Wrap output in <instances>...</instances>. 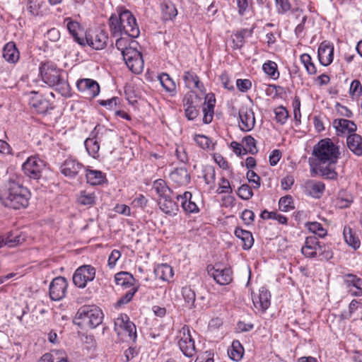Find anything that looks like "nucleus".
I'll use <instances>...</instances> for the list:
<instances>
[{
	"mask_svg": "<svg viewBox=\"0 0 362 362\" xmlns=\"http://www.w3.org/2000/svg\"><path fill=\"white\" fill-rule=\"evenodd\" d=\"M110 30L113 37L125 35L132 38L139 37L140 30L132 12L123 6H118L116 13L109 18Z\"/></svg>",
	"mask_w": 362,
	"mask_h": 362,
	"instance_id": "obj_1",
	"label": "nucleus"
},
{
	"mask_svg": "<svg viewBox=\"0 0 362 362\" xmlns=\"http://www.w3.org/2000/svg\"><path fill=\"white\" fill-rule=\"evenodd\" d=\"M30 192L21 183L18 177H10L5 189L0 192V200L7 207L13 209L26 208L29 204Z\"/></svg>",
	"mask_w": 362,
	"mask_h": 362,
	"instance_id": "obj_2",
	"label": "nucleus"
},
{
	"mask_svg": "<svg viewBox=\"0 0 362 362\" xmlns=\"http://www.w3.org/2000/svg\"><path fill=\"white\" fill-rule=\"evenodd\" d=\"M313 156L320 165H334L339 158V148L330 139H321L313 149Z\"/></svg>",
	"mask_w": 362,
	"mask_h": 362,
	"instance_id": "obj_3",
	"label": "nucleus"
},
{
	"mask_svg": "<svg viewBox=\"0 0 362 362\" xmlns=\"http://www.w3.org/2000/svg\"><path fill=\"white\" fill-rule=\"evenodd\" d=\"M40 73L42 80L49 87H56L63 91L69 90V83L63 77L64 71L54 63L48 62L42 64L40 67Z\"/></svg>",
	"mask_w": 362,
	"mask_h": 362,
	"instance_id": "obj_4",
	"label": "nucleus"
},
{
	"mask_svg": "<svg viewBox=\"0 0 362 362\" xmlns=\"http://www.w3.org/2000/svg\"><path fill=\"white\" fill-rule=\"evenodd\" d=\"M102 310L95 305H84L77 311L74 322L76 325L83 327L93 329L103 322Z\"/></svg>",
	"mask_w": 362,
	"mask_h": 362,
	"instance_id": "obj_5",
	"label": "nucleus"
},
{
	"mask_svg": "<svg viewBox=\"0 0 362 362\" xmlns=\"http://www.w3.org/2000/svg\"><path fill=\"white\" fill-rule=\"evenodd\" d=\"M108 40V34L105 30L96 29L87 31L85 37L79 40V45L81 46L88 45L95 50H102L106 47Z\"/></svg>",
	"mask_w": 362,
	"mask_h": 362,
	"instance_id": "obj_6",
	"label": "nucleus"
},
{
	"mask_svg": "<svg viewBox=\"0 0 362 362\" xmlns=\"http://www.w3.org/2000/svg\"><path fill=\"white\" fill-rule=\"evenodd\" d=\"M114 329L122 339L127 337L129 340L134 342L137 337L136 327L134 322L130 321L127 314H120L115 320Z\"/></svg>",
	"mask_w": 362,
	"mask_h": 362,
	"instance_id": "obj_7",
	"label": "nucleus"
},
{
	"mask_svg": "<svg viewBox=\"0 0 362 362\" xmlns=\"http://www.w3.org/2000/svg\"><path fill=\"white\" fill-rule=\"evenodd\" d=\"M177 339L179 348L185 356L191 358L195 355L197 351L194 340L188 326L185 325L179 330Z\"/></svg>",
	"mask_w": 362,
	"mask_h": 362,
	"instance_id": "obj_8",
	"label": "nucleus"
},
{
	"mask_svg": "<svg viewBox=\"0 0 362 362\" xmlns=\"http://www.w3.org/2000/svg\"><path fill=\"white\" fill-rule=\"evenodd\" d=\"M123 59L128 69L134 74H139L144 69V59L141 53L137 50L136 46H129L124 52Z\"/></svg>",
	"mask_w": 362,
	"mask_h": 362,
	"instance_id": "obj_9",
	"label": "nucleus"
},
{
	"mask_svg": "<svg viewBox=\"0 0 362 362\" xmlns=\"http://www.w3.org/2000/svg\"><path fill=\"white\" fill-rule=\"evenodd\" d=\"M95 268L90 264H84L78 267L73 275V283L79 288H84L88 282L93 281L95 277Z\"/></svg>",
	"mask_w": 362,
	"mask_h": 362,
	"instance_id": "obj_10",
	"label": "nucleus"
},
{
	"mask_svg": "<svg viewBox=\"0 0 362 362\" xmlns=\"http://www.w3.org/2000/svg\"><path fill=\"white\" fill-rule=\"evenodd\" d=\"M45 168V161L35 156L29 157L22 165L24 174L33 180H38L42 177Z\"/></svg>",
	"mask_w": 362,
	"mask_h": 362,
	"instance_id": "obj_11",
	"label": "nucleus"
},
{
	"mask_svg": "<svg viewBox=\"0 0 362 362\" xmlns=\"http://www.w3.org/2000/svg\"><path fill=\"white\" fill-rule=\"evenodd\" d=\"M76 87L83 97L89 100L94 98L100 93L99 84L91 78L79 79L76 83Z\"/></svg>",
	"mask_w": 362,
	"mask_h": 362,
	"instance_id": "obj_12",
	"label": "nucleus"
},
{
	"mask_svg": "<svg viewBox=\"0 0 362 362\" xmlns=\"http://www.w3.org/2000/svg\"><path fill=\"white\" fill-rule=\"evenodd\" d=\"M68 282L66 278L58 276L54 278L49 285V296L53 300H62L66 293Z\"/></svg>",
	"mask_w": 362,
	"mask_h": 362,
	"instance_id": "obj_13",
	"label": "nucleus"
},
{
	"mask_svg": "<svg viewBox=\"0 0 362 362\" xmlns=\"http://www.w3.org/2000/svg\"><path fill=\"white\" fill-rule=\"evenodd\" d=\"M208 272L216 282L220 285H228L233 280V272L230 268H221V265L208 267Z\"/></svg>",
	"mask_w": 362,
	"mask_h": 362,
	"instance_id": "obj_14",
	"label": "nucleus"
},
{
	"mask_svg": "<svg viewBox=\"0 0 362 362\" xmlns=\"http://www.w3.org/2000/svg\"><path fill=\"white\" fill-rule=\"evenodd\" d=\"M239 127L243 132L252 130L255 124V114L251 108L242 107L239 110Z\"/></svg>",
	"mask_w": 362,
	"mask_h": 362,
	"instance_id": "obj_15",
	"label": "nucleus"
},
{
	"mask_svg": "<svg viewBox=\"0 0 362 362\" xmlns=\"http://www.w3.org/2000/svg\"><path fill=\"white\" fill-rule=\"evenodd\" d=\"M344 283L348 293L352 296H362V279L355 274L344 276Z\"/></svg>",
	"mask_w": 362,
	"mask_h": 362,
	"instance_id": "obj_16",
	"label": "nucleus"
},
{
	"mask_svg": "<svg viewBox=\"0 0 362 362\" xmlns=\"http://www.w3.org/2000/svg\"><path fill=\"white\" fill-rule=\"evenodd\" d=\"M317 54L320 64L327 66L333 61L334 47L329 42L323 41L319 46Z\"/></svg>",
	"mask_w": 362,
	"mask_h": 362,
	"instance_id": "obj_17",
	"label": "nucleus"
},
{
	"mask_svg": "<svg viewBox=\"0 0 362 362\" xmlns=\"http://www.w3.org/2000/svg\"><path fill=\"white\" fill-rule=\"evenodd\" d=\"M176 198L180 202L181 206L185 212L187 214H197L199 212V208L191 192H185L183 194L177 195Z\"/></svg>",
	"mask_w": 362,
	"mask_h": 362,
	"instance_id": "obj_18",
	"label": "nucleus"
},
{
	"mask_svg": "<svg viewBox=\"0 0 362 362\" xmlns=\"http://www.w3.org/2000/svg\"><path fill=\"white\" fill-rule=\"evenodd\" d=\"M271 294L265 287H261L259 294L252 296V302L255 307L260 310L265 311L270 305Z\"/></svg>",
	"mask_w": 362,
	"mask_h": 362,
	"instance_id": "obj_19",
	"label": "nucleus"
},
{
	"mask_svg": "<svg viewBox=\"0 0 362 362\" xmlns=\"http://www.w3.org/2000/svg\"><path fill=\"white\" fill-rule=\"evenodd\" d=\"M83 168V165L77 160L66 159L60 167L61 173L66 177H74Z\"/></svg>",
	"mask_w": 362,
	"mask_h": 362,
	"instance_id": "obj_20",
	"label": "nucleus"
},
{
	"mask_svg": "<svg viewBox=\"0 0 362 362\" xmlns=\"http://www.w3.org/2000/svg\"><path fill=\"white\" fill-rule=\"evenodd\" d=\"M29 104L40 114H46L53 109L50 102L42 95L33 97Z\"/></svg>",
	"mask_w": 362,
	"mask_h": 362,
	"instance_id": "obj_21",
	"label": "nucleus"
},
{
	"mask_svg": "<svg viewBox=\"0 0 362 362\" xmlns=\"http://www.w3.org/2000/svg\"><path fill=\"white\" fill-rule=\"evenodd\" d=\"M320 241L315 236H309L305 238V244L301 248L302 254L308 258L317 257V247Z\"/></svg>",
	"mask_w": 362,
	"mask_h": 362,
	"instance_id": "obj_22",
	"label": "nucleus"
},
{
	"mask_svg": "<svg viewBox=\"0 0 362 362\" xmlns=\"http://www.w3.org/2000/svg\"><path fill=\"white\" fill-rule=\"evenodd\" d=\"M182 294L187 306L189 309L198 308L202 310L206 308V303H196L195 292L190 287L185 286L182 288Z\"/></svg>",
	"mask_w": 362,
	"mask_h": 362,
	"instance_id": "obj_23",
	"label": "nucleus"
},
{
	"mask_svg": "<svg viewBox=\"0 0 362 362\" xmlns=\"http://www.w3.org/2000/svg\"><path fill=\"white\" fill-rule=\"evenodd\" d=\"M183 80L185 86L191 90H199L201 92H204L205 88L203 83L200 81L198 76L193 71H185L183 76Z\"/></svg>",
	"mask_w": 362,
	"mask_h": 362,
	"instance_id": "obj_24",
	"label": "nucleus"
},
{
	"mask_svg": "<svg viewBox=\"0 0 362 362\" xmlns=\"http://www.w3.org/2000/svg\"><path fill=\"white\" fill-rule=\"evenodd\" d=\"M216 99L212 93L207 94L205 98V103L203 107V122L209 124L213 119L214 109L215 107Z\"/></svg>",
	"mask_w": 362,
	"mask_h": 362,
	"instance_id": "obj_25",
	"label": "nucleus"
},
{
	"mask_svg": "<svg viewBox=\"0 0 362 362\" xmlns=\"http://www.w3.org/2000/svg\"><path fill=\"white\" fill-rule=\"evenodd\" d=\"M337 134H354L356 131V125L351 120L346 119H334L333 122Z\"/></svg>",
	"mask_w": 362,
	"mask_h": 362,
	"instance_id": "obj_26",
	"label": "nucleus"
},
{
	"mask_svg": "<svg viewBox=\"0 0 362 362\" xmlns=\"http://www.w3.org/2000/svg\"><path fill=\"white\" fill-rule=\"evenodd\" d=\"M171 180L178 185H186L190 182V175L185 168H177L170 175Z\"/></svg>",
	"mask_w": 362,
	"mask_h": 362,
	"instance_id": "obj_27",
	"label": "nucleus"
},
{
	"mask_svg": "<svg viewBox=\"0 0 362 362\" xmlns=\"http://www.w3.org/2000/svg\"><path fill=\"white\" fill-rule=\"evenodd\" d=\"M3 57L11 64H15L19 60L20 53L13 42H9L4 45Z\"/></svg>",
	"mask_w": 362,
	"mask_h": 362,
	"instance_id": "obj_28",
	"label": "nucleus"
},
{
	"mask_svg": "<svg viewBox=\"0 0 362 362\" xmlns=\"http://www.w3.org/2000/svg\"><path fill=\"white\" fill-rule=\"evenodd\" d=\"M349 149L356 156H362V137L357 134H351L346 138Z\"/></svg>",
	"mask_w": 362,
	"mask_h": 362,
	"instance_id": "obj_29",
	"label": "nucleus"
},
{
	"mask_svg": "<svg viewBox=\"0 0 362 362\" xmlns=\"http://www.w3.org/2000/svg\"><path fill=\"white\" fill-rule=\"evenodd\" d=\"M158 205L160 210L169 216H175L179 211L177 204L172 199L171 197L159 199Z\"/></svg>",
	"mask_w": 362,
	"mask_h": 362,
	"instance_id": "obj_30",
	"label": "nucleus"
},
{
	"mask_svg": "<svg viewBox=\"0 0 362 362\" xmlns=\"http://www.w3.org/2000/svg\"><path fill=\"white\" fill-rule=\"evenodd\" d=\"M115 281L117 286L124 288L134 287L135 286V279L132 274L127 272H120L115 274Z\"/></svg>",
	"mask_w": 362,
	"mask_h": 362,
	"instance_id": "obj_31",
	"label": "nucleus"
},
{
	"mask_svg": "<svg viewBox=\"0 0 362 362\" xmlns=\"http://www.w3.org/2000/svg\"><path fill=\"white\" fill-rule=\"evenodd\" d=\"M235 236L242 241V247L245 250H250L254 244V238L251 232L237 228L235 230Z\"/></svg>",
	"mask_w": 362,
	"mask_h": 362,
	"instance_id": "obj_32",
	"label": "nucleus"
},
{
	"mask_svg": "<svg viewBox=\"0 0 362 362\" xmlns=\"http://www.w3.org/2000/svg\"><path fill=\"white\" fill-rule=\"evenodd\" d=\"M152 189L156 192L160 199L172 197L173 194L171 189L167 185L165 181L162 179H158L153 182Z\"/></svg>",
	"mask_w": 362,
	"mask_h": 362,
	"instance_id": "obj_33",
	"label": "nucleus"
},
{
	"mask_svg": "<svg viewBox=\"0 0 362 362\" xmlns=\"http://www.w3.org/2000/svg\"><path fill=\"white\" fill-rule=\"evenodd\" d=\"M162 18L164 21H173L177 15V10L175 4L167 1L161 4Z\"/></svg>",
	"mask_w": 362,
	"mask_h": 362,
	"instance_id": "obj_34",
	"label": "nucleus"
},
{
	"mask_svg": "<svg viewBox=\"0 0 362 362\" xmlns=\"http://www.w3.org/2000/svg\"><path fill=\"white\" fill-rule=\"evenodd\" d=\"M159 81L165 90L171 96L177 93L176 85L168 74L163 73L158 76Z\"/></svg>",
	"mask_w": 362,
	"mask_h": 362,
	"instance_id": "obj_35",
	"label": "nucleus"
},
{
	"mask_svg": "<svg viewBox=\"0 0 362 362\" xmlns=\"http://www.w3.org/2000/svg\"><path fill=\"white\" fill-rule=\"evenodd\" d=\"M244 354V349L239 341L234 340L228 349V355L230 359L235 361L241 360Z\"/></svg>",
	"mask_w": 362,
	"mask_h": 362,
	"instance_id": "obj_36",
	"label": "nucleus"
},
{
	"mask_svg": "<svg viewBox=\"0 0 362 362\" xmlns=\"http://www.w3.org/2000/svg\"><path fill=\"white\" fill-rule=\"evenodd\" d=\"M154 273L157 278L163 281L170 280L174 274L173 268L167 264L158 265L154 269Z\"/></svg>",
	"mask_w": 362,
	"mask_h": 362,
	"instance_id": "obj_37",
	"label": "nucleus"
},
{
	"mask_svg": "<svg viewBox=\"0 0 362 362\" xmlns=\"http://www.w3.org/2000/svg\"><path fill=\"white\" fill-rule=\"evenodd\" d=\"M306 188L311 197L319 198L325 191V186L322 182L311 180L306 183Z\"/></svg>",
	"mask_w": 362,
	"mask_h": 362,
	"instance_id": "obj_38",
	"label": "nucleus"
},
{
	"mask_svg": "<svg viewBox=\"0 0 362 362\" xmlns=\"http://www.w3.org/2000/svg\"><path fill=\"white\" fill-rule=\"evenodd\" d=\"M112 131L106 129L105 127L97 125L91 132L90 136H94L100 144L107 141Z\"/></svg>",
	"mask_w": 362,
	"mask_h": 362,
	"instance_id": "obj_39",
	"label": "nucleus"
},
{
	"mask_svg": "<svg viewBox=\"0 0 362 362\" xmlns=\"http://www.w3.org/2000/svg\"><path fill=\"white\" fill-rule=\"evenodd\" d=\"M64 23H66V28L69 33L74 38V40L79 44L80 40H78L83 39V37L78 36L79 31L81 29V25L77 21H73L71 18H66Z\"/></svg>",
	"mask_w": 362,
	"mask_h": 362,
	"instance_id": "obj_40",
	"label": "nucleus"
},
{
	"mask_svg": "<svg viewBox=\"0 0 362 362\" xmlns=\"http://www.w3.org/2000/svg\"><path fill=\"white\" fill-rule=\"evenodd\" d=\"M343 235L346 243L354 249H357L360 247V240L356 236L352 229L349 226H344L343 230Z\"/></svg>",
	"mask_w": 362,
	"mask_h": 362,
	"instance_id": "obj_41",
	"label": "nucleus"
},
{
	"mask_svg": "<svg viewBox=\"0 0 362 362\" xmlns=\"http://www.w3.org/2000/svg\"><path fill=\"white\" fill-rule=\"evenodd\" d=\"M87 182L91 185H98L102 184L105 179V175L100 170H89L86 173Z\"/></svg>",
	"mask_w": 362,
	"mask_h": 362,
	"instance_id": "obj_42",
	"label": "nucleus"
},
{
	"mask_svg": "<svg viewBox=\"0 0 362 362\" xmlns=\"http://www.w3.org/2000/svg\"><path fill=\"white\" fill-rule=\"evenodd\" d=\"M84 145L88 154L93 158L98 156L100 149V144L98 141L93 136L86 139L84 141Z\"/></svg>",
	"mask_w": 362,
	"mask_h": 362,
	"instance_id": "obj_43",
	"label": "nucleus"
},
{
	"mask_svg": "<svg viewBox=\"0 0 362 362\" xmlns=\"http://www.w3.org/2000/svg\"><path fill=\"white\" fill-rule=\"evenodd\" d=\"M96 197L93 192L81 191L78 197V202L83 206H92L95 203Z\"/></svg>",
	"mask_w": 362,
	"mask_h": 362,
	"instance_id": "obj_44",
	"label": "nucleus"
},
{
	"mask_svg": "<svg viewBox=\"0 0 362 362\" xmlns=\"http://www.w3.org/2000/svg\"><path fill=\"white\" fill-rule=\"evenodd\" d=\"M361 307H362V304L359 300H352L349 305L348 310L341 312L339 316L340 319L343 320L350 319L353 314Z\"/></svg>",
	"mask_w": 362,
	"mask_h": 362,
	"instance_id": "obj_45",
	"label": "nucleus"
},
{
	"mask_svg": "<svg viewBox=\"0 0 362 362\" xmlns=\"http://www.w3.org/2000/svg\"><path fill=\"white\" fill-rule=\"evenodd\" d=\"M203 178L206 185L210 186L211 189L214 187L216 180V171L213 166H206L203 170Z\"/></svg>",
	"mask_w": 362,
	"mask_h": 362,
	"instance_id": "obj_46",
	"label": "nucleus"
},
{
	"mask_svg": "<svg viewBox=\"0 0 362 362\" xmlns=\"http://www.w3.org/2000/svg\"><path fill=\"white\" fill-rule=\"evenodd\" d=\"M264 72L273 79H276L279 77V72L277 69V64L272 61H267L264 63L262 66Z\"/></svg>",
	"mask_w": 362,
	"mask_h": 362,
	"instance_id": "obj_47",
	"label": "nucleus"
},
{
	"mask_svg": "<svg viewBox=\"0 0 362 362\" xmlns=\"http://www.w3.org/2000/svg\"><path fill=\"white\" fill-rule=\"evenodd\" d=\"M300 62L303 64L307 73L309 75H314L317 73L315 65L312 61L311 57L308 54H303L300 55Z\"/></svg>",
	"mask_w": 362,
	"mask_h": 362,
	"instance_id": "obj_48",
	"label": "nucleus"
},
{
	"mask_svg": "<svg viewBox=\"0 0 362 362\" xmlns=\"http://www.w3.org/2000/svg\"><path fill=\"white\" fill-rule=\"evenodd\" d=\"M317 247V257H320V259L329 260L332 258L333 252L329 245L320 242Z\"/></svg>",
	"mask_w": 362,
	"mask_h": 362,
	"instance_id": "obj_49",
	"label": "nucleus"
},
{
	"mask_svg": "<svg viewBox=\"0 0 362 362\" xmlns=\"http://www.w3.org/2000/svg\"><path fill=\"white\" fill-rule=\"evenodd\" d=\"M243 143L245 144V147L243 148V155H245L249 152L251 154H255L257 153L258 150L256 146V141L251 136H247L243 139Z\"/></svg>",
	"mask_w": 362,
	"mask_h": 362,
	"instance_id": "obj_50",
	"label": "nucleus"
},
{
	"mask_svg": "<svg viewBox=\"0 0 362 362\" xmlns=\"http://www.w3.org/2000/svg\"><path fill=\"white\" fill-rule=\"evenodd\" d=\"M319 172L320 175L325 179L328 180H336L337 177V173L335 170V168L333 165L327 164V166H320Z\"/></svg>",
	"mask_w": 362,
	"mask_h": 362,
	"instance_id": "obj_51",
	"label": "nucleus"
},
{
	"mask_svg": "<svg viewBox=\"0 0 362 362\" xmlns=\"http://www.w3.org/2000/svg\"><path fill=\"white\" fill-rule=\"evenodd\" d=\"M119 37L117 39L115 42V46L117 49L121 51V54L123 56L124 52L129 47V46H136V43L134 42H132L129 43V37L125 35L119 36Z\"/></svg>",
	"mask_w": 362,
	"mask_h": 362,
	"instance_id": "obj_52",
	"label": "nucleus"
},
{
	"mask_svg": "<svg viewBox=\"0 0 362 362\" xmlns=\"http://www.w3.org/2000/svg\"><path fill=\"white\" fill-rule=\"evenodd\" d=\"M42 0H28L26 4V10L33 16L39 15Z\"/></svg>",
	"mask_w": 362,
	"mask_h": 362,
	"instance_id": "obj_53",
	"label": "nucleus"
},
{
	"mask_svg": "<svg viewBox=\"0 0 362 362\" xmlns=\"http://www.w3.org/2000/svg\"><path fill=\"white\" fill-rule=\"evenodd\" d=\"M279 208L281 211L287 212L294 209L293 199L291 195L281 197L279 201Z\"/></svg>",
	"mask_w": 362,
	"mask_h": 362,
	"instance_id": "obj_54",
	"label": "nucleus"
},
{
	"mask_svg": "<svg viewBox=\"0 0 362 362\" xmlns=\"http://www.w3.org/2000/svg\"><path fill=\"white\" fill-rule=\"evenodd\" d=\"M308 230L320 238L327 235V230L322 227V224L317 222H310L307 224Z\"/></svg>",
	"mask_w": 362,
	"mask_h": 362,
	"instance_id": "obj_55",
	"label": "nucleus"
},
{
	"mask_svg": "<svg viewBox=\"0 0 362 362\" xmlns=\"http://www.w3.org/2000/svg\"><path fill=\"white\" fill-rule=\"evenodd\" d=\"M194 141L203 149L213 148L214 144L211 140L203 134H196L194 136Z\"/></svg>",
	"mask_w": 362,
	"mask_h": 362,
	"instance_id": "obj_56",
	"label": "nucleus"
},
{
	"mask_svg": "<svg viewBox=\"0 0 362 362\" xmlns=\"http://www.w3.org/2000/svg\"><path fill=\"white\" fill-rule=\"evenodd\" d=\"M184 106L185 107V116L189 120H193L198 116L199 111L195 106L192 105L189 99L186 100Z\"/></svg>",
	"mask_w": 362,
	"mask_h": 362,
	"instance_id": "obj_57",
	"label": "nucleus"
},
{
	"mask_svg": "<svg viewBox=\"0 0 362 362\" xmlns=\"http://www.w3.org/2000/svg\"><path fill=\"white\" fill-rule=\"evenodd\" d=\"M274 114L276 121L280 124H284L289 116L286 108L283 106L276 107L274 110Z\"/></svg>",
	"mask_w": 362,
	"mask_h": 362,
	"instance_id": "obj_58",
	"label": "nucleus"
},
{
	"mask_svg": "<svg viewBox=\"0 0 362 362\" xmlns=\"http://www.w3.org/2000/svg\"><path fill=\"white\" fill-rule=\"evenodd\" d=\"M139 290V286H134L131 288L129 291H128L124 296H122L116 303V305L119 307L121 305L127 304L129 303L132 298L134 294L138 291Z\"/></svg>",
	"mask_w": 362,
	"mask_h": 362,
	"instance_id": "obj_59",
	"label": "nucleus"
},
{
	"mask_svg": "<svg viewBox=\"0 0 362 362\" xmlns=\"http://www.w3.org/2000/svg\"><path fill=\"white\" fill-rule=\"evenodd\" d=\"M238 195L244 200H248L253 196L251 187L247 185H242L238 189Z\"/></svg>",
	"mask_w": 362,
	"mask_h": 362,
	"instance_id": "obj_60",
	"label": "nucleus"
},
{
	"mask_svg": "<svg viewBox=\"0 0 362 362\" xmlns=\"http://www.w3.org/2000/svg\"><path fill=\"white\" fill-rule=\"evenodd\" d=\"M276 11L279 14L283 15L291 8L289 0H275Z\"/></svg>",
	"mask_w": 362,
	"mask_h": 362,
	"instance_id": "obj_61",
	"label": "nucleus"
},
{
	"mask_svg": "<svg viewBox=\"0 0 362 362\" xmlns=\"http://www.w3.org/2000/svg\"><path fill=\"white\" fill-rule=\"evenodd\" d=\"M362 93V86L361 82L355 79L352 81L349 88V94L352 96H360Z\"/></svg>",
	"mask_w": 362,
	"mask_h": 362,
	"instance_id": "obj_62",
	"label": "nucleus"
},
{
	"mask_svg": "<svg viewBox=\"0 0 362 362\" xmlns=\"http://www.w3.org/2000/svg\"><path fill=\"white\" fill-rule=\"evenodd\" d=\"M233 47L234 49H240L245 43L244 34L242 32H238L232 35Z\"/></svg>",
	"mask_w": 362,
	"mask_h": 362,
	"instance_id": "obj_63",
	"label": "nucleus"
},
{
	"mask_svg": "<svg viewBox=\"0 0 362 362\" xmlns=\"http://www.w3.org/2000/svg\"><path fill=\"white\" fill-rule=\"evenodd\" d=\"M249 182L253 185V188L258 189L260 187V177L253 170H248L246 175Z\"/></svg>",
	"mask_w": 362,
	"mask_h": 362,
	"instance_id": "obj_64",
	"label": "nucleus"
}]
</instances>
